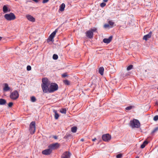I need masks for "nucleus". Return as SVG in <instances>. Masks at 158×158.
Returning <instances> with one entry per match:
<instances>
[{
    "label": "nucleus",
    "instance_id": "nucleus-1",
    "mask_svg": "<svg viewBox=\"0 0 158 158\" xmlns=\"http://www.w3.org/2000/svg\"><path fill=\"white\" fill-rule=\"evenodd\" d=\"M50 85V82L47 78H44L42 79L41 86L44 93H49Z\"/></svg>",
    "mask_w": 158,
    "mask_h": 158
},
{
    "label": "nucleus",
    "instance_id": "nucleus-2",
    "mask_svg": "<svg viewBox=\"0 0 158 158\" xmlns=\"http://www.w3.org/2000/svg\"><path fill=\"white\" fill-rule=\"evenodd\" d=\"M130 126L132 128H137L139 127L140 126V123L138 120L136 119H134L132 121H130Z\"/></svg>",
    "mask_w": 158,
    "mask_h": 158
},
{
    "label": "nucleus",
    "instance_id": "nucleus-3",
    "mask_svg": "<svg viewBox=\"0 0 158 158\" xmlns=\"http://www.w3.org/2000/svg\"><path fill=\"white\" fill-rule=\"evenodd\" d=\"M58 85L55 83H50L49 93H52L56 90L58 89Z\"/></svg>",
    "mask_w": 158,
    "mask_h": 158
},
{
    "label": "nucleus",
    "instance_id": "nucleus-4",
    "mask_svg": "<svg viewBox=\"0 0 158 158\" xmlns=\"http://www.w3.org/2000/svg\"><path fill=\"white\" fill-rule=\"evenodd\" d=\"M4 17L5 19L8 21L13 20L16 18L15 15L12 13H10L9 14H5Z\"/></svg>",
    "mask_w": 158,
    "mask_h": 158
},
{
    "label": "nucleus",
    "instance_id": "nucleus-5",
    "mask_svg": "<svg viewBox=\"0 0 158 158\" xmlns=\"http://www.w3.org/2000/svg\"><path fill=\"white\" fill-rule=\"evenodd\" d=\"M35 122L34 121L32 122L30 125L29 131L31 134L34 133L35 131Z\"/></svg>",
    "mask_w": 158,
    "mask_h": 158
},
{
    "label": "nucleus",
    "instance_id": "nucleus-6",
    "mask_svg": "<svg viewBox=\"0 0 158 158\" xmlns=\"http://www.w3.org/2000/svg\"><path fill=\"white\" fill-rule=\"evenodd\" d=\"M60 146V143H54L51 144L48 146V148H50L51 149V151L52 150H56Z\"/></svg>",
    "mask_w": 158,
    "mask_h": 158
},
{
    "label": "nucleus",
    "instance_id": "nucleus-7",
    "mask_svg": "<svg viewBox=\"0 0 158 158\" xmlns=\"http://www.w3.org/2000/svg\"><path fill=\"white\" fill-rule=\"evenodd\" d=\"M19 96V94L17 90L14 91L10 95V98L13 100H16L18 98Z\"/></svg>",
    "mask_w": 158,
    "mask_h": 158
},
{
    "label": "nucleus",
    "instance_id": "nucleus-8",
    "mask_svg": "<svg viewBox=\"0 0 158 158\" xmlns=\"http://www.w3.org/2000/svg\"><path fill=\"white\" fill-rule=\"evenodd\" d=\"M111 136L109 134L103 135L102 136V139L105 141L108 142L111 139Z\"/></svg>",
    "mask_w": 158,
    "mask_h": 158
},
{
    "label": "nucleus",
    "instance_id": "nucleus-9",
    "mask_svg": "<svg viewBox=\"0 0 158 158\" xmlns=\"http://www.w3.org/2000/svg\"><path fill=\"white\" fill-rule=\"evenodd\" d=\"M58 29H56L54 31L52 32L51 34L49 35L48 39V40L49 41H52V39L55 37L56 33L58 31Z\"/></svg>",
    "mask_w": 158,
    "mask_h": 158
},
{
    "label": "nucleus",
    "instance_id": "nucleus-10",
    "mask_svg": "<svg viewBox=\"0 0 158 158\" xmlns=\"http://www.w3.org/2000/svg\"><path fill=\"white\" fill-rule=\"evenodd\" d=\"M52 152V151H51V149L49 148L48 149L43 151L42 152V153L43 154L45 155H49Z\"/></svg>",
    "mask_w": 158,
    "mask_h": 158
},
{
    "label": "nucleus",
    "instance_id": "nucleus-11",
    "mask_svg": "<svg viewBox=\"0 0 158 158\" xmlns=\"http://www.w3.org/2000/svg\"><path fill=\"white\" fill-rule=\"evenodd\" d=\"M70 156V153L68 152H65L63 153L61 156V158H69Z\"/></svg>",
    "mask_w": 158,
    "mask_h": 158
},
{
    "label": "nucleus",
    "instance_id": "nucleus-12",
    "mask_svg": "<svg viewBox=\"0 0 158 158\" xmlns=\"http://www.w3.org/2000/svg\"><path fill=\"white\" fill-rule=\"evenodd\" d=\"M152 34V31L150 32L149 33L146 35H144L143 38V40H144L146 41L148 39L150 38Z\"/></svg>",
    "mask_w": 158,
    "mask_h": 158
},
{
    "label": "nucleus",
    "instance_id": "nucleus-13",
    "mask_svg": "<svg viewBox=\"0 0 158 158\" xmlns=\"http://www.w3.org/2000/svg\"><path fill=\"white\" fill-rule=\"evenodd\" d=\"M26 17L27 20L33 22L35 21V18L30 15H27L26 16Z\"/></svg>",
    "mask_w": 158,
    "mask_h": 158
},
{
    "label": "nucleus",
    "instance_id": "nucleus-14",
    "mask_svg": "<svg viewBox=\"0 0 158 158\" xmlns=\"http://www.w3.org/2000/svg\"><path fill=\"white\" fill-rule=\"evenodd\" d=\"M112 36H110L108 38H105L103 40V41L104 43L106 44L110 43L112 40Z\"/></svg>",
    "mask_w": 158,
    "mask_h": 158
},
{
    "label": "nucleus",
    "instance_id": "nucleus-15",
    "mask_svg": "<svg viewBox=\"0 0 158 158\" xmlns=\"http://www.w3.org/2000/svg\"><path fill=\"white\" fill-rule=\"evenodd\" d=\"M86 35L89 38H93V32L90 31H88L86 32Z\"/></svg>",
    "mask_w": 158,
    "mask_h": 158
},
{
    "label": "nucleus",
    "instance_id": "nucleus-16",
    "mask_svg": "<svg viewBox=\"0 0 158 158\" xmlns=\"http://www.w3.org/2000/svg\"><path fill=\"white\" fill-rule=\"evenodd\" d=\"M4 87L3 88V90L4 91H7L10 90V88L9 87L7 83L4 84Z\"/></svg>",
    "mask_w": 158,
    "mask_h": 158
},
{
    "label": "nucleus",
    "instance_id": "nucleus-17",
    "mask_svg": "<svg viewBox=\"0 0 158 158\" xmlns=\"http://www.w3.org/2000/svg\"><path fill=\"white\" fill-rule=\"evenodd\" d=\"M3 10L4 13H6L8 12H10V10H9L7 6L4 5L3 7Z\"/></svg>",
    "mask_w": 158,
    "mask_h": 158
},
{
    "label": "nucleus",
    "instance_id": "nucleus-18",
    "mask_svg": "<svg viewBox=\"0 0 158 158\" xmlns=\"http://www.w3.org/2000/svg\"><path fill=\"white\" fill-rule=\"evenodd\" d=\"M65 7V5L64 3H62L60 6L59 10L61 11H64V8Z\"/></svg>",
    "mask_w": 158,
    "mask_h": 158
},
{
    "label": "nucleus",
    "instance_id": "nucleus-19",
    "mask_svg": "<svg viewBox=\"0 0 158 158\" xmlns=\"http://www.w3.org/2000/svg\"><path fill=\"white\" fill-rule=\"evenodd\" d=\"M148 142L146 140H145L141 145L140 148H143L145 147V146L148 144Z\"/></svg>",
    "mask_w": 158,
    "mask_h": 158
},
{
    "label": "nucleus",
    "instance_id": "nucleus-20",
    "mask_svg": "<svg viewBox=\"0 0 158 158\" xmlns=\"http://www.w3.org/2000/svg\"><path fill=\"white\" fill-rule=\"evenodd\" d=\"M6 103V101L5 99L2 98L0 99V105H4Z\"/></svg>",
    "mask_w": 158,
    "mask_h": 158
},
{
    "label": "nucleus",
    "instance_id": "nucleus-21",
    "mask_svg": "<svg viewBox=\"0 0 158 158\" xmlns=\"http://www.w3.org/2000/svg\"><path fill=\"white\" fill-rule=\"evenodd\" d=\"M104 69L103 67H101L99 69V72L102 75L103 74Z\"/></svg>",
    "mask_w": 158,
    "mask_h": 158
},
{
    "label": "nucleus",
    "instance_id": "nucleus-22",
    "mask_svg": "<svg viewBox=\"0 0 158 158\" xmlns=\"http://www.w3.org/2000/svg\"><path fill=\"white\" fill-rule=\"evenodd\" d=\"M54 112L55 113V118L56 119H58L59 117V115L57 113V111L56 110H54Z\"/></svg>",
    "mask_w": 158,
    "mask_h": 158
},
{
    "label": "nucleus",
    "instance_id": "nucleus-23",
    "mask_svg": "<svg viewBox=\"0 0 158 158\" xmlns=\"http://www.w3.org/2000/svg\"><path fill=\"white\" fill-rule=\"evenodd\" d=\"M77 127H73L71 128V131L73 133L76 132L77 130Z\"/></svg>",
    "mask_w": 158,
    "mask_h": 158
},
{
    "label": "nucleus",
    "instance_id": "nucleus-24",
    "mask_svg": "<svg viewBox=\"0 0 158 158\" xmlns=\"http://www.w3.org/2000/svg\"><path fill=\"white\" fill-rule=\"evenodd\" d=\"M63 83L66 85H70V82L67 80H64L63 81Z\"/></svg>",
    "mask_w": 158,
    "mask_h": 158
},
{
    "label": "nucleus",
    "instance_id": "nucleus-25",
    "mask_svg": "<svg viewBox=\"0 0 158 158\" xmlns=\"http://www.w3.org/2000/svg\"><path fill=\"white\" fill-rule=\"evenodd\" d=\"M108 23L109 25L111 26V27H113L114 25V22H113L111 20L109 21L108 22Z\"/></svg>",
    "mask_w": 158,
    "mask_h": 158
},
{
    "label": "nucleus",
    "instance_id": "nucleus-26",
    "mask_svg": "<svg viewBox=\"0 0 158 158\" xmlns=\"http://www.w3.org/2000/svg\"><path fill=\"white\" fill-rule=\"evenodd\" d=\"M158 131V127H156L151 132V134H153L155 133L156 132Z\"/></svg>",
    "mask_w": 158,
    "mask_h": 158
},
{
    "label": "nucleus",
    "instance_id": "nucleus-27",
    "mask_svg": "<svg viewBox=\"0 0 158 158\" xmlns=\"http://www.w3.org/2000/svg\"><path fill=\"white\" fill-rule=\"evenodd\" d=\"M60 111L62 113L65 114L66 113V110L65 108L62 109Z\"/></svg>",
    "mask_w": 158,
    "mask_h": 158
},
{
    "label": "nucleus",
    "instance_id": "nucleus-28",
    "mask_svg": "<svg viewBox=\"0 0 158 158\" xmlns=\"http://www.w3.org/2000/svg\"><path fill=\"white\" fill-rule=\"evenodd\" d=\"M133 67V65H129L127 68V70L128 71L130 70Z\"/></svg>",
    "mask_w": 158,
    "mask_h": 158
},
{
    "label": "nucleus",
    "instance_id": "nucleus-29",
    "mask_svg": "<svg viewBox=\"0 0 158 158\" xmlns=\"http://www.w3.org/2000/svg\"><path fill=\"white\" fill-rule=\"evenodd\" d=\"M36 100V99L34 96H32L31 97V101L33 102H35Z\"/></svg>",
    "mask_w": 158,
    "mask_h": 158
},
{
    "label": "nucleus",
    "instance_id": "nucleus-30",
    "mask_svg": "<svg viewBox=\"0 0 158 158\" xmlns=\"http://www.w3.org/2000/svg\"><path fill=\"white\" fill-rule=\"evenodd\" d=\"M53 59L54 60H57L58 58V56L57 55L54 54L53 56Z\"/></svg>",
    "mask_w": 158,
    "mask_h": 158
},
{
    "label": "nucleus",
    "instance_id": "nucleus-31",
    "mask_svg": "<svg viewBox=\"0 0 158 158\" xmlns=\"http://www.w3.org/2000/svg\"><path fill=\"white\" fill-rule=\"evenodd\" d=\"M133 107L134 106H130L126 107V109L128 110H130L132 109Z\"/></svg>",
    "mask_w": 158,
    "mask_h": 158
},
{
    "label": "nucleus",
    "instance_id": "nucleus-32",
    "mask_svg": "<svg viewBox=\"0 0 158 158\" xmlns=\"http://www.w3.org/2000/svg\"><path fill=\"white\" fill-rule=\"evenodd\" d=\"M106 4L105 2H102L100 4V6L102 7H103L106 6Z\"/></svg>",
    "mask_w": 158,
    "mask_h": 158
},
{
    "label": "nucleus",
    "instance_id": "nucleus-33",
    "mask_svg": "<svg viewBox=\"0 0 158 158\" xmlns=\"http://www.w3.org/2000/svg\"><path fill=\"white\" fill-rule=\"evenodd\" d=\"M122 156V154H119L116 155V157L117 158H121Z\"/></svg>",
    "mask_w": 158,
    "mask_h": 158
},
{
    "label": "nucleus",
    "instance_id": "nucleus-34",
    "mask_svg": "<svg viewBox=\"0 0 158 158\" xmlns=\"http://www.w3.org/2000/svg\"><path fill=\"white\" fill-rule=\"evenodd\" d=\"M153 120L155 121H156L158 120V115H156L153 118Z\"/></svg>",
    "mask_w": 158,
    "mask_h": 158
},
{
    "label": "nucleus",
    "instance_id": "nucleus-35",
    "mask_svg": "<svg viewBox=\"0 0 158 158\" xmlns=\"http://www.w3.org/2000/svg\"><path fill=\"white\" fill-rule=\"evenodd\" d=\"M61 76L62 77H67L68 75H67V73H65L62 74Z\"/></svg>",
    "mask_w": 158,
    "mask_h": 158
},
{
    "label": "nucleus",
    "instance_id": "nucleus-36",
    "mask_svg": "<svg viewBox=\"0 0 158 158\" xmlns=\"http://www.w3.org/2000/svg\"><path fill=\"white\" fill-rule=\"evenodd\" d=\"M27 70L28 71H30L31 70V67L30 65H28L27 66Z\"/></svg>",
    "mask_w": 158,
    "mask_h": 158
},
{
    "label": "nucleus",
    "instance_id": "nucleus-37",
    "mask_svg": "<svg viewBox=\"0 0 158 158\" xmlns=\"http://www.w3.org/2000/svg\"><path fill=\"white\" fill-rule=\"evenodd\" d=\"M104 27L105 28H109L110 27V25L109 24H104Z\"/></svg>",
    "mask_w": 158,
    "mask_h": 158
},
{
    "label": "nucleus",
    "instance_id": "nucleus-38",
    "mask_svg": "<svg viewBox=\"0 0 158 158\" xmlns=\"http://www.w3.org/2000/svg\"><path fill=\"white\" fill-rule=\"evenodd\" d=\"M71 136V135L70 134H66L65 136L64 137V138L67 139L69 137Z\"/></svg>",
    "mask_w": 158,
    "mask_h": 158
},
{
    "label": "nucleus",
    "instance_id": "nucleus-39",
    "mask_svg": "<svg viewBox=\"0 0 158 158\" xmlns=\"http://www.w3.org/2000/svg\"><path fill=\"white\" fill-rule=\"evenodd\" d=\"M13 105V103L12 102H10L8 103V105L9 107H11Z\"/></svg>",
    "mask_w": 158,
    "mask_h": 158
},
{
    "label": "nucleus",
    "instance_id": "nucleus-40",
    "mask_svg": "<svg viewBox=\"0 0 158 158\" xmlns=\"http://www.w3.org/2000/svg\"><path fill=\"white\" fill-rule=\"evenodd\" d=\"M97 30V29L96 28H94L93 29H91V30H90L91 31H92L93 32Z\"/></svg>",
    "mask_w": 158,
    "mask_h": 158
},
{
    "label": "nucleus",
    "instance_id": "nucleus-41",
    "mask_svg": "<svg viewBox=\"0 0 158 158\" xmlns=\"http://www.w3.org/2000/svg\"><path fill=\"white\" fill-rule=\"evenodd\" d=\"M48 1H43L42 3H45L48 2Z\"/></svg>",
    "mask_w": 158,
    "mask_h": 158
},
{
    "label": "nucleus",
    "instance_id": "nucleus-42",
    "mask_svg": "<svg viewBox=\"0 0 158 158\" xmlns=\"http://www.w3.org/2000/svg\"><path fill=\"white\" fill-rule=\"evenodd\" d=\"M53 138L55 139H57V137L56 136H53Z\"/></svg>",
    "mask_w": 158,
    "mask_h": 158
},
{
    "label": "nucleus",
    "instance_id": "nucleus-43",
    "mask_svg": "<svg viewBox=\"0 0 158 158\" xmlns=\"http://www.w3.org/2000/svg\"><path fill=\"white\" fill-rule=\"evenodd\" d=\"M96 140V138H94V139H92V141H95Z\"/></svg>",
    "mask_w": 158,
    "mask_h": 158
},
{
    "label": "nucleus",
    "instance_id": "nucleus-44",
    "mask_svg": "<svg viewBox=\"0 0 158 158\" xmlns=\"http://www.w3.org/2000/svg\"><path fill=\"white\" fill-rule=\"evenodd\" d=\"M81 141H84V139H81Z\"/></svg>",
    "mask_w": 158,
    "mask_h": 158
},
{
    "label": "nucleus",
    "instance_id": "nucleus-45",
    "mask_svg": "<svg viewBox=\"0 0 158 158\" xmlns=\"http://www.w3.org/2000/svg\"><path fill=\"white\" fill-rule=\"evenodd\" d=\"M36 3H37L39 1H34Z\"/></svg>",
    "mask_w": 158,
    "mask_h": 158
},
{
    "label": "nucleus",
    "instance_id": "nucleus-46",
    "mask_svg": "<svg viewBox=\"0 0 158 158\" xmlns=\"http://www.w3.org/2000/svg\"><path fill=\"white\" fill-rule=\"evenodd\" d=\"M2 38L0 36V40H2Z\"/></svg>",
    "mask_w": 158,
    "mask_h": 158
},
{
    "label": "nucleus",
    "instance_id": "nucleus-47",
    "mask_svg": "<svg viewBox=\"0 0 158 158\" xmlns=\"http://www.w3.org/2000/svg\"><path fill=\"white\" fill-rule=\"evenodd\" d=\"M105 2H107L108 1H104Z\"/></svg>",
    "mask_w": 158,
    "mask_h": 158
},
{
    "label": "nucleus",
    "instance_id": "nucleus-48",
    "mask_svg": "<svg viewBox=\"0 0 158 158\" xmlns=\"http://www.w3.org/2000/svg\"><path fill=\"white\" fill-rule=\"evenodd\" d=\"M136 158H139V156H137Z\"/></svg>",
    "mask_w": 158,
    "mask_h": 158
},
{
    "label": "nucleus",
    "instance_id": "nucleus-49",
    "mask_svg": "<svg viewBox=\"0 0 158 158\" xmlns=\"http://www.w3.org/2000/svg\"><path fill=\"white\" fill-rule=\"evenodd\" d=\"M157 89H158V87L157 88Z\"/></svg>",
    "mask_w": 158,
    "mask_h": 158
},
{
    "label": "nucleus",
    "instance_id": "nucleus-50",
    "mask_svg": "<svg viewBox=\"0 0 158 158\" xmlns=\"http://www.w3.org/2000/svg\"><path fill=\"white\" fill-rule=\"evenodd\" d=\"M157 111H158V110H157Z\"/></svg>",
    "mask_w": 158,
    "mask_h": 158
}]
</instances>
